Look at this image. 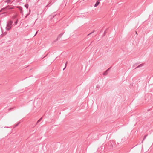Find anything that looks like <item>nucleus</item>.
<instances>
[{"label":"nucleus","instance_id":"f257e3e1","mask_svg":"<svg viewBox=\"0 0 153 153\" xmlns=\"http://www.w3.org/2000/svg\"><path fill=\"white\" fill-rule=\"evenodd\" d=\"M13 22V21L11 20L9 22H7V27L6 28L7 31L9 30L12 28Z\"/></svg>","mask_w":153,"mask_h":153},{"label":"nucleus","instance_id":"f03ea898","mask_svg":"<svg viewBox=\"0 0 153 153\" xmlns=\"http://www.w3.org/2000/svg\"><path fill=\"white\" fill-rule=\"evenodd\" d=\"M115 142L114 141H110L108 143V144L110 146L109 149L115 148Z\"/></svg>","mask_w":153,"mask_h":153},{"label":"nucleus","instance_id":"7ed1b4c3","mask_svg":"<svg viewBox=\"0 0 153 153\" xmlns=\"http://www.w3.org/2000/svg\"><path fill=\"white\" fill-rule=\"evenodd\" d=\"M64 32H63V33H61V34H59L57 38V39H56V40H57L58 39H60L62 37V36L63 35V34H64Z\"/></svg>","mask_w":153,"mask_h":153},{"label":"nucleus","instance_id":"20e7f679","mask_svg":"<svg viewBox=\"0 0 153 153\" xmlns=\"http://www.w3.org/2000/svg\"><path fill=\"white\" fill-rule=\"evenodd\" d=\"M53 4V3H52V1H50L47 4V5L46 6V7H49L52 4Z\"/></svg>","mask_w":153,"mask_h":153},{"label":"nucleus","instance_id":"39448f33","mask_svg":"<svg viewBox=\"0 0 153 153\" xmlns=\"http://www.w3.org/2000/svg\"><path fill=\"white\" fill-rule=\"evenodd\" d=\"M110 69V68H109L108 69H107L103 73V75H106L107 74L108 72V70Z\"/></svg>","mask_w":153,"mask_h":153},{"label":"nucleus","instance_id":"423d86ee","mask_svg":"<svg viewBox=\"0 0 153 153\" xmlns=\"http://www.w3.org/2000/svg\"><path fill=\"white\" fill-rule=\"evenodd\" d=\"M37 104L38 105H37L36 106V108H39L41 105V101H40V100L39 101V102L38 103V104Z\"/></svg>","mask_w":153,"mask_h":153},{"label":"nucleus","instance_id":"0eeeda50","mask_svg":"<svg viewBox=\"0 0 153 153\" xmlns=\"http://www.w3.org/2000/svg\"><path fill=\"white\" fill-rule=\"evenodd\" d=\"M100 3V1H97L96 3L94 5V7H97L99 4Z\"/></svg>","mask_w":153,"mask_h":153},{"label":"nucleus","instance_id":"6e6552de","mask_svg":"<svg viewBox=\"0 0 153 153\" xmlns=\"http://www.w3.org/2000/svg\"><path fill=\"white\" fill-rule=\"evenodd\" d=\"M143 66V64H141L140 65H138L137 67L135 68V69H136V68H139L140 67H142Z\"/></svg>","mask_w":153,"mask_h":153},{"label":"nucleus","instance_id":"1a4fd4ad","mask_svg":"<svg viewBox=\"0 0 153 153\" xmlns=\"http://www.w3.org/2000/svg\"><path fill=\"white\" fill-rule=\"evenodd\" d=\"M19 9L21 13H22L23 12V11L22 9V7H20V8Z\"/></svg>","mask_w":153,"mask_h":153},{"label":"nucleus","instance_id":"9d476101","mask_svg":"<svg viewBox=\"0 0 153 153\" xmlns=\"http://www.w3.org/2000/svg\"><path fill=\"white\" fill-rule=\"evenodd\" d=\"M148 136V135L147 134V135H145L144 136V137L143 138V140H142V142L141 143H143V142L144 140L146 138V137L147 136Z\"/></svg>","mask_w":153,"mask_h":153},{"label":"nucleus","instance_id":"9b49d317","mask_svg":"<svg viewBox=\"0 0 153 153\" xmlns=\"http://www.w3.org/2000/svg\"><path fill=\"white\" fill-rule=\"evenodd\" d=\"M24 6L27 9L28 8L29 5L28 4H25Z\"/></svg>","mask_w":153,"mask_h":153},{"label":"nucleus","instance_id":"f8f14e48","mask_svg":"<svg viewBox=\"0 0 153 153\" xmlns=\"http://www.w3.org/2000/svg\"><path fill=\"white\" fill-rule=\"evenodd\" d=\"M56 15V14H55V13H53L51 15V16L52 18H54Z\"/></svg>","mask_w":153,"mask_h":153},{"label":"nucleus","instance_id":"ddd939ff","mask_svg":"<svg viewBox=\"0 0 153 153\" xmlns=\"http://www.w3.org/2000/svg\"><path fill=\"white\" fill-rule=\"evenodd\" d=\"M20 122H19L17 124H16L14 126L13 128H15V127H17L19 124L20 123Z\"/></svg>","mask_w":153,"mask_h":153},{"label":"nucleus","instance_id":"4468645a","mask_svg":"<svg viewBox=\"0 0 153 153\" xmlns=\"http://www.w3.org/2000/svg\"><path fill=\"white\" fill-rule=\"evenodd\" d=\"M106 30H105V31H104V33H103V35H102V36H104L105 35V34H106Z\"/></svg>","mask_w":153,"mask_h":153},{"label":"nucleus","instance_id":"2eb2a0df","mask_svg":"<svg viewBox=\"0 0 153 153\" xmlns=\"http://www.w3.org/2000/svg\"><path fill=\"white\" fill-rule=\"evenodd\" d=\"M42 117L39 120H38V121L37 122V123L40 122L41 121V120H42Z\"/></svg>","mask_w":153,"mask_h":153},{"label":"nucleus","instance_id":"dca6fc26","mask_svg":"<svg viewBox=\"0 0 153 153\" xmlns=\"http://www.w3.org/2000/svg\"><path fill=\"white\" fill-rule=\"evenodd\" d=\"M94 30L92 32H91V33H90L88 34V36H89V35L93 33L94 32Z\"/></svg>","mask_w":153,"mask_h":153},{"label":"nucleus","instance_id":"f3484780","mask_svg":"<svg viewBox=\"0 0 153 153\" xmlns=\"http://www.w3.org/2000/svg\"><path fill=\"white\" fill-rule=\"evenodd\" d=\"M18 23V20H16L15 22V24L16 25V24H17Z\"/></svg>","mask_w":153,"mask_h":153},{"label":"nucleus","instance_id":"a211bd4d","mask_svg":"<svg viewBox=\"0 0 153 153\" xmlns=\"http://www.w3.org/2000/svg\"><path fill=\"white\" fill-rule=\"evenodd\" d=\"M7 32H4L3 33V35H5L7 34Z\"/></svg>","mask_w":153,"mask_h":153},{"label":"nucleus","instance_id":"6ab92c4d","mask_svg":"<svg viewBox=\"0 0 153 153\" xmlns=\"http://www.w3.org/2000/svg\"><path fill=\"white\" fill-rule=\"evenodd\" d=\"M99 87H100V86H99V85H97V88H99Z\"/></svg>","mask_w":153,"mask_h":153},{"label":"nucleus","instance_id":"aec40b11","mask_svg":"<svg viewBox=\"0 0 153 153\" xmlns=\"http://www.w3.org/2000/svg\"><path fill=\"white\" fill-rule=\"evenodd\" d=\"M66 68V66H65V67L63 69V70H64Z\"/></svg>","mask_w":153,"mask_h":153},{"label":"nucleus","instance_id":"412c9836","mask_svg":"<svg viewBox=\"0 0 153 153\" xmlns=\"http://www.w3.org/2000/svg\"><path fill=\"white\" fill-rule=\"evenodd\" d=\"M4 128H10L9 127H8V126H5L4 127Z\"/></svg>","mask_w":153,"mask_h":153},{"label":"nucleus","instance_id":"4be33fe9","mask_svg":"<svg viewBox=\"0 0 153 153\" xmlns=\"http://www.w3.org/2000/svg\"><path fill=\"white\" fill-rule=\"evenodd\" d=\"M16 16H14L13 17V19H14L16 18Z\"/></svg>","mask_w":153,"mask_h":153},{"label":"nucleus","instance_id":"5701e85b","mask_svg":"<svg viewBox=\"0 0 153 153\" xmlns=\"http://www.w3.org/2000/svg\"><path fill=\"white\" fill-rule=\"evenodd\" d=\"M3 34H1L0 36L1 37V36H3Z\"/></svg>","mask_w":153,"mask_h":153},{"label":"nucleus","instance_id":"b1692460","mask_svg":"<svg viewBox=\"0 0 153 153\" xmlns=\"http://www.w3.org/2000/svg\"><path fill=\"white\" fill-rule=\"evenodd\" d=\"M67 63V62H66V63L65 64V66H66H66Z\"/></svg>","mask_w":153,"mask_h":153},{"label":"nucleus","instance_id":"393cba45","mask_svg":"<svg viewBox=\"0 0 153 153\" xmlns=\"http://www.w3.org/2000/svg\"><path fill=\"white\" fill-rule=\"evenodd\" d=\"M37 33V32H36V33L35 34V35H34V36H36V34Z\"/></svg>","mask_w":153,"mask_h":153},{"label":"nucleus","instance_id":"a878e982","mask_svg":"<svg viewBox=\"0 0 153 153\" xmlns=\"http://www.w3.org/2000/svg\"><path fill=\"white\" fill-rule=\"evenodd\" d=\"M135 64H134V65L133 66V67H135Z\"/></svg>","mask_w":153,"mask_h":153},{"label":"nucleus","instance_id":"bb28decb","mask_svg":"<svg viewBox=\"0 0 153 153\" xmlns=\"http://www.w3.org/2000/svg\"><path fill=\"white\" fill-rule=\"evenodd\" d=\"M57 40H56H56H55L54 41V42H56V41Z\"/></svg>","mask_w":153,"mask_h":153},{"label":"nucleus","instance_id":"cd10ccee","mask_svg":"<svg viewBox=\"0 0 153 153\" xmlns=\"http://www.w3.org/2000/svg\"><path fill=\"white\" fill-rule=\"evenodd\" d=\"M13 9L12 8H10V9Z\"/></svg>","mask_w":153,"mask_h":153},{"label":"nucleus","instance_id":"c85d7f7f","mask_svg":"<svg viewBox=\"0 0 153 153\" xmlns=\"http://www.w3.org/2000/svg\"><path fill=\"white\" fill-rule=\"evenodd\" d=\"M5 13H3L2 14H4Z\"/></svg>","mask_w":153,"mask_h":153},{"label":"nucleus","instance_id":"c756f323","mask_svg":"<svg viewBox=\"0 0 153 153\" xmlns=\"http://www.w3.org/2000/svg\"><path fill=\"white\" fill-rule=\"evenodd\" d=\"M11 108H10L9 110H11Z\"/></svg>","mask_w":153,"mask_h":153}]
</instances>
